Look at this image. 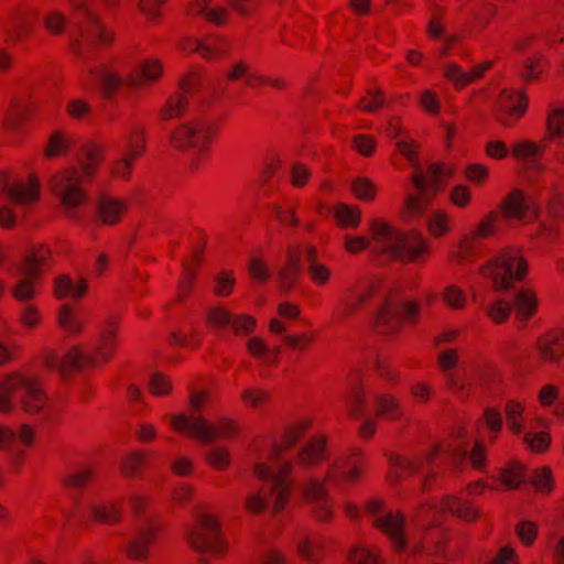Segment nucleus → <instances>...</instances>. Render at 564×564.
Returning a JSON list of instances; mask_svg holds the SVG:
<instances>
[{
  "mask_svg": "<svg viewBox=\"0 0 564 564\" xmlns=\"http://www.w3.org/2000/svg\"><path fill=\"white\" fill-rule=\"evenodd\" d=\"M94 519L102 523H117L122 518V511L119 502L105 501L91 506Z\"/></svg>",
  "mask_w": 564,
  "mask_h": 564,
  "instance_id": "nucleus-40",
  "label": "nucleus"
},
{
  "mask_svg": "<svg viewBox=\"0 0 564 564\" xmlns=\"http://www.w3.org/2000/svg\"><path fill=\"white\" fill-rule=\"evenodd\" d=\"M307 273L312 282L317 286H325L332 279V270L322 262H313L307 267Z\"/></svg>",
  "mask_w": 564,
  "mask_h": 564,
  "instance_id": "nucleus-61",
  "label": "nucleus"
},
{
  "mask_svg": "<svg viewBox=\"0 0 564 564\" xmlns=\"http://www.w3.org/2000/svg\"><path fill=\"white\" fill-rule=\"evenodd\" d=\"M381 303L373 318V328L380 335L397 333L403 322H414L420 312V305L413 301H402L393 294L381 290L380 281H368L348 288L334 307L333 317L346 321L356 315L373 300Z\"/></svg>",
  "mask_w": 564,
  "mask_h": 564,
  "instance_id": "nucleus-1",
  "label": "nucleus"
},
{
  "mask_svg": "<svg viewBox=\"0 0 564 564\" xmlns=\"http://www.w3.org/2000/svg\"><path fill=\"white\" fill-rule=\"evenodd\" d=\"M542 152V147L528 140L520 141L512 148V154L519 160L533 161L540 156Z\"/></svg>",
  "mask_w": 564,
  "mask_h": 564,
  "instance_id": "nucleus-57",
  "label": "nucleus"
},
{
  "mask_svg": "<svg viewBox=\"0 0 564 564\" xmlns=\"http://www.w3.org/2000/svg\"><path fill=\"white\" fill-rule=\"evenodd\" d=\"M366 512L372 525L387 536L395 553L408 550L410 539L406 534V519L401 511L392 510L383 500L375 498L366 505Z\"/></svg>",
  "mask_w": 564,
  "mask_h": 564,
  "instance_id": "nucleus-10",
  "label": "nucleus"
},
{
  "mask_svg": "<svg viewBox=\"0 0 564 564\" xmlns=\"http://www.w3.org/2000/svg\"><path fill=\"white\" fill-rule=\"evenodd\" d=\"M192 15H197L216 25H223L227 21V10L210 0H193L188 9Z\"/></svg>",
  "mask_w": 564,
  "mask_h": 564,
  "instance_id": "nucleus-33",
  "label": "nucleus"
},
{
  "mask_svg": "<svg viewBox=\"0 0 564 564\" xmlns=\"http://www.w3.org/2000/svg\"><path fill=\"white\" fill-rule=\"evenodd\" d=\"M296 552L306 562L316 564L318 561V550L322 546V538L316 534L302 533L296 538Z\"/></svg>",
  "mask_w": 564,
  "mask_h": 564,
  "instance_id": "nucleus-37",
  "label": "nucleus"
},
{
  "mask_svg": "<svg viewBox=\"0 0 564 564\" xmlns=\"http://www.w3.org/2000/svg\"><path fill=\"white\" fill-rule=\"evenodd\" d=\"M442 449L443 446L437 444L429 452L419 456L406 457L391 454L389 456V480L391 482H397L421 471L424 468V465L430 464Z\"/></svg>",
  "mask_w": 564,
  "mask_h": 564,
  "instance_id": "nucleus-16",
  "label": "nucleus"
},
{
  "mask_svg": "<svg viewBox=\"0 0 564 564\" xmlns=\"http://www.w3.org/2000/svg\"><path fill=\"white\" fill-rule=\"evenodd\" d=\"M208 405L209 393L207 391L192 390L188 398V413L180 412L166 417L175 432L195 437L204 443L236 436L239 429L235 421L221 417L217 422H212L203 416V412Z\"/></svg>",
  "mask_w": 564,
  "mask_h": 564,
  "instance_id": "nucleus-6",
  "label": "nucleus"
},
{
  "mask_svg": "<svg viewBox=\"0 0 564 564\" xmlns=\"http://www.w3.org/2000/svg\"><path fill=\"white\" fill-rule=\"evenodd\" d=\"M346 409L350 416L355 419L361 417L366 410V390L362 386H356L351 389L346 401Z\"/></svg>",
  "mask_w": 564,
  "mask_h": 564,
  "instance_id": "nucleus-48",
  "label": "nucleus"
},
{
  "mask_svg": "<svg viewBox=\"0 0 564 564\" xmlns=\"http://www.w3.org/2000/svg\"><path fill=\"white\" fill-rule=\"evenodd\" d=\"M453 170L442 163L431 164L429 175L422 172H414L411 182L417 189V194H411L405 199V208L410 215H420L431 202L430 192L436 193L442 188L443 181L452 177Z\"/></svg>",
  "mask_w": 564,
  "mask_h": 564,
  "instance_id": "nucleus-13",
  "label": "nucleus"
},
{
  "mask_svg": "<svg viewBox=\"0 0 564 564\" xmlns=\"http://www.w3.org/2000/svg\"><path fill=\"white\" fill-rule=\"evenodd\" d=\"M523 411L524 406L519 401L510 400L506 403L507 425L513 434L519 435L523 430Z\"/></svg>",
  "mask_w": 564,
  "mask_h": 564,
  "instance_id": "nucleus-46",
  "label": "nucleus"
},
{
  "mask_svg": "<svg viewBox=\"0 0 564 564\" xmlns=\"http://www.w3.org/2000/svg\"><path fill=\"white\" fill-rule=\"evenodd\" d=\"M451 512L459 519L471 522L479 516V510L469 501L457 496H444L441 507L423 503L414 510L411 522L421 527L422 536L413 535L411 555L420 557L423 554L441 555L444 552L443 532L437 528L444 512Z\"/></svg>",
  "mask_w": 564,
  "mask_h": 564,
  "instance_id": "nucleus-4",
  "label": "nucleus"
},
{
  "mask_svg": "<svg viewBox=\"0 0 564 564\" xmlns=\"http://www.w3.org/2000/svg\"><path fill=\"white\" fill-rule=\"evenodd\" d=\"M349 560L352 564H386L381 552L366 546H355L349 552Z\"/></svg>",
  "mask_w": 564,
  "mask_h": 564,
  "instance_id": "nucleus-47",
  "label": "nucleus"
},
{
  "mask_svg": "<svg viewBox=\"0 0 564 564\" xmlns=\"http://www.w3.org/2000/svg\"><path fill=\"white\" fill-rule=\"evenodd\" d=\"M366 467V460L360 449L354 448L347 454L339 455L328 465L323 479L310 478L302 486V495L312 506L316 519L321 522L330 521L334 508L330 502L325 482L340 487L357 484Z\"/></svg>",
  "mask_w": 564,
  "mask_h": 564,
  "instance_id": "nucleus-3",
  "label": "nucleus"
},
{
  "mask_svg": "<svg viewBox=\"0 0 564 564\" xmlns=\"http://www.w3.org/2000/svg\"><path fill=\"white\" fill-rule=\"evenodd\" d=\"M375 413L377 417L390 421L400 420L403 415V409L400 401L390 393L377 394L373 398Z\"/></svg>",
  "mask_w": 564,
  "mask_h": 564,
  "instance_id": "nucleus-34",
  "label": "nucleus"
},
{
  "mask_svg": "<svg viewBox=\"0 0 564 564\" xmlns=\"http://www.w3.org/2000/svg\"><path fill=\"white\" fill-rule=\"evenodd\" d=\"M90 75L98 82L105 97H112L120 87L127 85V74L121 72L117 61L101 63L89 69Z\"/></svg>",
  "mask_w": 564,
  "mask_h": 564,
  "instance_id": "nucleus-17",
  "label": "nucleus"
},
{
  "mask_svg": "<svg viewBox=\"0 0 564 564\" xmlns=\"http://www.w3.org/2000/svg\"><path fill=\"white\" fill-rule=\"evenodd\" d=\"M135 160V158L122 153L120 158L116 159L110 164V176L118 181H128L131 176Z\"/></svg>",
  "mask_w": 564,
  "mask_h": 564,
  "instance_id": "nucleus-49",
  "label": "nucleus"
},
{
  "mask_svg": "<svg viewBox=\"0 0 564 564\" xmlns=\"http://www.w3.org/2000/svg\"><path fill=\"white\" fill-rule=\"evenodd\" d=\"M491 477L498 480L503 488L514 490L525 481V467L521 462L511 460L499 468Z\"/></svg>",
  "mask_w": 564,
  "mask_h": 564,
  "instance_id": "nucleus-31",
  "label": "nucleus"
},
{
  "mask_svg": "<svg viewBox=\"0 0 564 564\" xmlns=\"http://www.w3.org/2000/svg\"><path fill=\"white\" fill-rule=\"evenodd\" d=\"M13 398L19 399L28 414L41 413L47 405V395L41 382L31 376L14 373L0 381V412L13 411Z\"/></svg>",
  "mask_w": 564,
  "mask_h": 564,
  "instance_id": "nucleus-8",
  "label": "nucleus"
},
{
  "mask_svg": "<svg viewBox=\"0 0 564 564\" xmlns=\"http://www.w3.org/2000/svg\"><path fill=\"white\" fill-rule=\"evenodd\" d=\"M270 398V394L267 390L259 387H251L245 389L241 392V399L246 406L251 409H257L263 403H265Z\"/></svg>",
  "mask_w": 564,
  "mask_h": 564,
  "instance_id": "nucleus-58",
  "label": "nucleus"
},
{
  "mask_svg": "<svg viewBox=\"0 0 564 564\" xmlns=\"http://www.w3.org/2000/svg\"><path fill=\"white\" fill-rule=\"evenodd\" d=\"M91 105L83 98H72L65 105L67 116L76 121L88 120L91 115Z\"/></svg>",
  "mask_w": 564,
  "mask_h": 564,
  "instance_id": "nucleus-51",
  "label": "nucleus"
},
{
  "mask_svg": "<svg viewBox=\"0 0 564 564\" xmlns=\"http://www.w3.org/2000/svg\"><path fill=\"white\" fill-rule=\"evenodd\" d=\"M334 214L337 225L343 228H357L361 220V212L357 206L339 204Z\"/></svg>",
  "mask_w": 564,
  "mask_h": 564,
  "instance_id": "nucleus-43",
  "label": "nucleus"
},
{
  "mask_svg": "<svg viewBox=\"0 0 564 564\" xmlns=\"http://www.w3.org/2000/svg\"><path fill=\"white\" fill-rule=\"evenodd\" d=\"M371 253L383 260L424 262L431 249L421 232H403L382 219H373L369 226Z\"/></svg>",
  "mask_w": 564,
  "mask_h": 564,
  "instance_id": "nucleus-5",
  "label": "nucleus"
},
{
  "mask_svg": "<svg viewBox=\"0 0 564 564\" xmlns=\"http://www.w3.org/2000/svg\"><path fill=\"white\" fill-rule=\"evenodd\" d=\"M312 420L310 417H301L294 421L285 429L280 445H274L268 454L262 455L258 459H262L270 465H273L281 459L280 453L295 446L310 430Z\"/></svg>",
  "mask_w": 564,
  "mask_h": 564,
  "instance_id": "nucleus-18",
  "label": "nucleus"
},
{
  "mask_svg": "<svg viewBox=\"0 0 564 564\" xmlns=\"http://www.w3.org/2000/svg\"><path fill=\"white\" fill-rule=\"evenodd\" d=\"M32 28L33 22L31 18L24 13L19 14L14 21V30L10 35L11 40L14 43L23 42L31 33Z\"/></svg>",
  "mask_w": 564,
  "mask_h": 564,
  "instance_id": "nucleus-63",
  "label": "nucleus"
},
{
  "mask_svg": "<svg viewBox=\"0 0 564 564\" xmlns=\"http://www.w3.org/2000/svg\"><path fill=\"white\" fill-rule=\"evenodd\" d=\"M30 111L31 108L29 106L18 104L11 106L4 118V128L7 130L17 129L22 123V121L29 116Z\"/></svg>",
  "mask_w": 564,
  "mask_h": 564,
  "instance_id": "nucleus-59",
  "label": "nucleus"
},
{
  "mask_svg": "<svg viewBox=\"0 0 564 564\" xmlns=\"http://www.w3.org/2000/svg\"><path fill=\"white\" fill-rule=\"evenodd\" d=\"M145 151V131L139 124H133L124 137V154L140 158Z\"/></svg>",
  "mask_w": 564,
  "mask_h": 564,
  "instance_id": "nucleus-38",
  "label": "nucleus"
},
{
  "mask_svg": "<svg viewBox=\"0 0 564 564\" xmlns=\"http://www.w3.org/2000/svg\"><path fill=\"white\" fill-rule=\"evenodd\" d=\"M302 250L292 247L288 250L285 264L280 269L278 281L282 291L289 292L295 285L301 273Z\"/></svg>",
  "mask_w": 564,
  "mask_h": 564,
  "instance_id": "nucleus-25",
  "label": "nucleus"
},
{
  "mask_svg": "<svg viewBox=\"0 0 564 564\" xmlns=\"http://www.w3.org/2000/svg\"><path fill=\"white\" fill-rule=\"evenodd\" d=\"M539 351L542 360L558 362L564 357V328L554 329L543 336L539 341Z\"/></svg>",
  "mask_w": 564,
  "mask_h": 564,
  "instance_id": "nucleus-28",
  "label": "nucleus"
},
{
  "mask_svg": "<svg viewBox=\"0 0 564 564\" xmlns=\"http://www.w3.org/2000/svg\"><path fill=\"white\" fill-rule=\"evenodd\" d=\"M328 458L327 437L311 436L294 454L293 462L280 459L273 465L257 459L253 464V475L262 480H271L270 496L274 514L283 511L289 502L293 482L290 476L293 471H311L324 464Z\"/></svg>",
  "mask_w": 564,
  "mask_h": 564,
  "instance_id": "nucleus-2",
  "label": "nucleus"
},
{
  "mask_svg": "<svg viewBox=\"0 0 564 564\" xmlns=\"http://www.w3.org/2000/svg\"><path fill=\"white\" fill-rule=\"evenodd\" d=\"M72 145L70 135L55 131L48 138L47 144L44 149V155L47 159H54L56 156L65 155Z\"/></svg>",
  "mask_w": 564,
  "mask_h": 564,
  "instance_id": "nucleus-42",
  "label": "nucleus"
},
{
  "mask_svg": "<svg viewBox=\"0 0 564 564\" xmlns=\"http://www.w3.org/2000/svg\"><path fill=\"white\" fill-rule=\"evenodd\" d=\"M83 41L93 47L108 46L113 41V33L94 17L87 20V26L83 30Z\"/></svg>",
  "mask_w": 564,
  "mask_h": 564,
  "instance_id": "nucleus-32",
  "label": "nucleus"
},
{
  "mask_svg": "<svg viewBox=\"0 0 564 564\" xmlns=\"http://www.w3.org/2000/svg\"><path fill=\"white\" fill-rule=\"evenodd\" d=\"M354 195L366 203L372 202L377 194L373 182L367 177H357L351 184Z\"/></svg>",
  "mask_w": 564,
  "mask_h": 564,
  "instance_id": "nucleus-52",
  "label": "nucleus"
},
{
  "mask_svg": "<svg viewBox=\"0 0 564 564\" xmlns=\"http://www.w3.org/2000/svg\"><path fill=\"white\" fill-rule=\"evenodd\" d=\"M148 389L155 397H165L172 391V383L165 375L155 372L149 380Z\"/></svg>",
  "mask_w": 564,
  "mask_h": 564,
  "instance_id": "nucleus-62",
  "label": "nucleus"
},
{
  "mask_svg": "<svg viewBox=\"0 0 564 564\" xmlns=\"http://www.w3.org/2000/svg\"><path fill=\"white\" fill-rule=\"evenodd\" d=\"M227 46L226 40L212 36L203 41V44H196V50L205 59H214L224 56Z\"/></svg>",
  "mask_w": 564,
  "mask_h": 564,
  "instance_id": "nucleus-45",
  "label": "nucleus"
},
{
  "mask_svg": "<svg viewBox=\"0 0 564 564\" xmlns=\"http://www.w3.org/2000/svg\"><path fill=\"white\" fill-rule=\"evenodd\" d=\"M86 291L85 280L72 281L67 275H61L55 280L54 294L59 300L65 297L78 300L85 295Z\"/></svg>",
  "mask_w": 564,
  "mask_h": 564,
  "instance_id": "nucleus-35",
  "label": "nucleus"
},
{
  "mask_svg": "<svg viewBox=\"0 0 564 564\" xmlns=\"http://www.w3.org/2000/svg\"><path fill=\"white\" fill-rule=\"evenodd\" d=\"M95 476V469L91 466H82L73 473L64 476L63 485L67 488H84Z\"/></svg>",
  "mask_w": 564,
  "mask_h": 564,
  "instance_id": "nucleus-50",
  "label": "nucleus"
},
{
  "mask_svg": "<svg viewBox=\"0 0 564 564\" xmlns=\"http://www.w3.org/2000/svg\"><path fill=\"white\" fill-rule=\"evenodd\" d=\"M196 77L189 75L180 83L181 93L172 94L160 110V118L164 121L183 117L188 109L186 95L195 90Z\"/></svg>",
  "mask_w": 564,
  "mask_h": 564,
  "instance_id": "nucleus-19",
  "label": "nucleus"
},
{
  "mask_svg": "<svg viewBox=\"0 0 564 564\" xmlns=\"http://www.w3.org/2000/svg\"><path fill=\"white\" fill-rule=\"evenodd\" d=\"M498 217V213L495 210L488 213L479 221L476 229L471 234L465 236L459 240V252L455 256L458 259V262H462L467 258V256L471 252L478 238L487 239L495 235Z\"/></svg>",
  "mask_w": 564,
  "mask_h": 564,
  "instance_id": "nucleus-21",
  "label": "nucleus"
},
{
  "mask_svg": "<svg viewBox=\"0 0 564 564\" xmlns=\"http://www.w3.org/2000/svg\"><path fill=\"white\" fill-rule=\"evenodd\" d=\"M163 65L158 58H145L127 74V86L132 89H141L160 79Z\"/></svg>",
  "mask_w": 564,
  "mask_h": 564,
  "instance_id": "nucleus-22",
  "label": "nucleus"
},
{
  "mask_svg": "<svg viewBox=\"0 0 564 564\" xmlns=\"http://www.w3.org/2000/svg\"><path fill=\"white\" fill-rule=\"evenodd\" d=\"M426 227L432 237H444L452 231L451 216L441 209L433 210L426 219Z\"/></svg>",
  "mask_w": 564,
  "mask_h": 564,
  "instance_id": "nucleus-41",
  "label": "nucleus"
},
{
  "mask_svg": "<svg viewBox=\"0 0 564 564\" xmlns=\"http://www.w3.org/2000/svg\"><path fill=\"white\" fill-rule=\"evenodd\" d=\"M443 302L452 310L460 311L466 306V295L464 291L454 284L447 285L442 294Z\"/></svg>",
  "mask_w": 564,
  "mask_h": 564,
  "instance_id": "nucleus-54",
  "label": "nucleus"
},
{
  "mask_svg": "<svg viewBox=\"0 0 564 564\" xmlns=\"http://www.w3.org/2000/svg\"><path fill=\"white\" fill-rule=\"evenodd\" d=\"M56 323L67 336L78 337L85 329L86 319L80 311L69 304H63L57 311Z\"/></svg>",
  "mask_w": 564,
  "mask_h": 564,
  "instance_id": "nucleus-26",
  "label": "nucleus"
},
{
  "mask_svg": "<svg viewBox=\"0 0 564 564\" xmlns=\"http://www.w3.org/2000/svg\"><path fill=\"white\" fill-rule=\"evenodd\" d=\"M216 126L203 118H194L176 126L170 134L171 147L178 151H192L194 158L192 169H198L208 155L209 149L217 138Z\"/></svg>",
  "mask_w": 564,
  "mask_h": 564,
  "instance_id": "nucleus-9",
  "label": "nucleus"
},
{
  "mask_svg": "<svg viewBox=\"0 0 564 564\" xmlns=\"http://www.w3.org/2000/svg\"><path fill=\"white\" fill-rule=\"evenodd\" d=\"M546 65V61L543 56H532L524 61L523 69L520 73V77L529 83L539 78L540 74Z\"/></svg>",
  "mask_w": 564,
  "mask_h": 564,
  "instance_id": "nucleus-56",
  "label": "nucleus"
},
{
  "mask_svg": "<svg viewBox=\"0 0 564 564\" xmlns=\"http://www.w3.org/2000/svg\"><path fill=\"white\" fill-rule=\"evenodd\" d=\"M148 453L144 451H132L126 454L120 462L119 469L126 478H138L141 476L143 467L148 459Z\"/></svg>",
  "mask_w": 564,
  "mask_h": 564,
  "instance_id": "nucleus-36",
  "label": "nucleus"
},
{
  "mask_svg": "<svg viewBox=\"0 0 564 564\" xmlns=\"http://www.w3.org/2000/svg\"><path fill=\"white\" fill-rule=\"evenodd\" d=\"M189 546L198 553L221 556L226 552V542L221 536V528L215 514L200 511L186 533Z\"/></svg>",
  "mask_w": 564,
  "mask_h": 564,
  "instance_id": "nucleus-12",
  "label": "nucleus"
},
{
  "mask_svg": "<svg viewBox=\"0 0 564 564\" xmlns=\"http://www.w3.org/2000/svg\"><path fill=\"white\" fill-rule=\"evenodd\" d=\"M106 149L100 143L89 141L82 145L76 161L80 177L91 182L105 159Z\"/></svg>",
  "mask_w": 564,
  "mask_h": 564,
  "instance_id": "nucleus-20",
  "label": "nucleus"
},
{
  "mask_svg": "<svg viewBox=\"0 0 564 564\" xmlns=\"http://www.w3.org/2000/svg\"><path fill=\"white\" fill-rule=\"evenodd\" d=\"M66 15L57 10H51L43 17V25L52 35H61L66 26Z\"/></svg>",
  "mask_w": 564,
  "mask_h": 564,
  "instance_id": "nucleus-55",
  "label": "nucleus"
},
{
  "mask_svg": "<svg viewBox=\"0 0 564 564\" xmlns=\"http://www.w3.org/2000/svg\"><path fill=\"white\" fill-rule=\"evenodd\" d=\"M128 208V200L109 194H100L97 198V216L100 221L113 226L120 221Z\"/></svg>",
  "mask_w": 564,
  "mask_h": 564,
  "instance_id": "nucleus-23",
  "label": "nucleus"
},
{
  "mask_svg": "<svg viewBox=\"0 0 564 564\" xmlns=\"http://www.w3.org/2000/svg\"><path fill=\"white\" fill-rule=\"evenodd\" d=\"M84 183L88 182L80 177L78 169L68 166L51 177L50 186L64 207L77 208L87 198Z\"/></svg>",
  "mask_w": 564,
  "mask_h": 564,
  "instance_id": "nucleus-14",
  "label": "nucleus"
},
{
  "mask_svg": "<svg viewBox=\"0 0 564 564\" xmlns=\"http://www.w3.org/2000/svg\"><path fill=\"white\" fill-rule=\"evenodd\" d=\"M529 264L521 251L508 248L481 268V274L492 282L495 291L510 290L514 282L524 279Z\"/></svg>",
  "mask_w": 564,
  "mask_h": 564,
  "instance_id": "nucleus-11",
  "label": "nucleus"
},
{
  "mask_svg": "<svg viewBox=\"0 0 564 564\" xmlns=\"http://www.w3.org/2000/svg\"><path fill=\"white\" fill-rule=\"evenodd\" d=\"M158 532V525L151 521L141 524L138 535L129 543V556L139 561L148 558L149 546L156 540Z\"/></svg>",
  "mask_w": 564,
  "mask_h": 564,
  "instance_id": "nucleus-24",
  "label": "nucleus"
},
{
  "mask_svg": "<svg viewBox=\"0 0 564 564\" xmlns=\"http://www.w3.org/2000/svg\"><path fill=\"white\" fill-rule=\"evenodd\" d=\"M496 120L506 128L516 126L527 111L528 97L523 91L505 88L497 98Z\"/></svg>",
  "mask_w": 564,
  "mask_h": 564,
  "instance_id": "nucleus-15",
  "label": "nucleus"
},
{
  "mask_svg": "<svg viewBox=\"0 0 564 564\" xmlns=\"http://www.w3.org/2000/svg\"><path fill=\"white\" fill-rule=\"evenodd\" d=\"M117 348V329L112 323L107 324L98 338L93 351H84L80 345H74L62 356L48 352L45 366L67 378L76 370L95 369L108 364Z\"/></svg>",
  "mask_w": 564,
  "mask_h": 564,
  "instance_id": "nucleus-7",
  "label": "nucleus"
},
{
  "mask_svg": "<svg viewBox=\"0 0 564 564\" xmlns=\"http://www.w3.org/2000/svg\"><path fill=\"white\" fill-rule=\"evenodd\" d=\"M491 67V62H485L471 68L469 72L463 70L457 64L451 63L445 67L444 76L451 80L456 88L460 89L482 75Z\"/></svg>",
  "mask_w": 564,
  "mask_h": 564,
  "instance_id": "nucleus-29",
  "label": "nucleus"
},
{
  "mask_svg": "<svg viewBox=\"0 0 564 564\" xmlns=\"http://www.w3.org/2000/svg\"><path fill=\"white\" fill-rule=\"evenodd\" d=\"M538 308L536 295L532 290L520 291L514 299L516 316L521 321L529 319Z\"/></svg>",
  "mask_w": 564,
  "mask_h": 564,
  "instance_id": "nucleus-39",
  "label": "nucleus"
},
{
  "mask_svg": "<svg viewBox=\"0 0 564 564\" xmlns=\"http://www.w3.org/2000/svg\"><path fill=\"white\" fill-rule=\"evenodd\" d=\"M383 104V93L378 89H369L367 90V94L360 98L358 108L367 112H375L379 110Z\"/></svg>",
  "mask_w": 564,
  "mask_h": 564,
  "instance_id": "nucleus-60",
  "label": "nucleus"
},
{
  "mask_svg": "<svg viewBox=\"0 0 564 564\" xmlns=\"http://www.w3.org/2000/svg\"><path fill=\"white\" fill-rule=\"evenodd\" d=\"M36 269L32 265V263L22 265L19 269V280L12 286V296L19 302L30 304L29 302L36 296Z\"/></svg>",
  "mask_w": 564,
  "mask_h": 564,
  "instance_id": "nucleus-27",
  "label": "nucleus"
},
{
  "mask_svg": "<svg viewBox=\"0 0 564 564\" xmlns=\"http://www.w3.org/2000/svg\"><path fill=\"white\" fill-rule=\"evenodd\" d=\"M532 209V202L522 191H512L501 204L503 217L507 219L524 220Z\"/></svg>",
  "mask_w": 564,
  "mask_h": 564,
  "instance_id": "nucleus-30",
  "label": "nucleus"
},
{
  "mask_svg": "<svg viewBox=\"0 0 564 564\" xmlns=\"http://www.w3.org/2000/svg\"><path fill=\"white\" fill-rule=\"evenodd\" d=\"M42 319L41 312L33 304H25L19 312V322L26 328H36Z\"/></svg>",
  "mask_w": 564,
  "mask_h": 564,
  "instance_id": "nucleus-64",
  "label": "nucleus"
},
{
  "mask_svg": "<svg viewBox=\"0 0 564 564\" xmlns=\"http://www.w3.org/2000/svg\"><path fill=\"white\" fill-rule=\"evenodd\" d=\"M206 462L216 470H225L231 464V455L225 447H213L206 454Z\"/></svg>",
  "mask_w": 564,
  "mask_h": 564,
  "instance_id": "nucleus-53",
  "label": "nucleus"
},
{
  "mask_svg": "<svg viewBox=\"0 0 564 564\" xmlns=\"http://www.w3.org/2000/svg\"><path fill=\"white\" fill-rule=\"evenodd\" d=\"M200 257L195 254L192 259V263L186 262L183 264L184 272L177 285V301H184L188 296L195 280L194 269L200 264Z\"/></svg>",
  "mask_w": 564,
  "mask_h": 564,
  "instance_id": "nucleus-44",
  "label": "nucleus"
}]
</instances>
